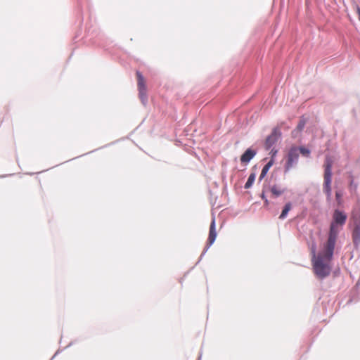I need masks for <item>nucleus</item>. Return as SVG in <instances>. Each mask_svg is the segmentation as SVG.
Wrapping results in <instances>:
<instances>
[{
    "mask_svg": "<svg viewBox=\"0 0 360 360\" xmlns=\"http://www.w3.org/2000/svg\"><path fill=\"white\" fill-rule=\"evenodd\" d=\"M347 219V214L342 210L335 209L332 215V221L330 224L328 238L324 248V257L332 259L336 240L340 230L342 229Z\"/></svg>",
    "mask_w": 360,
    "mask_h": 360,
    "instance_id": "obj_1",
    "label": "nucleus"
},
{
    "mask_svg": "<svg viewBox=\"0 0 360 360\" xmlns=\"http://www.w3.org/2000/svg\"><path fill=\"white\" fill-rule=\"evenodd\" d=\"M313 257H312V263H313V269L314 274L319 279H323L328 276L330 273V267L328 264L323 262V259L327 261H330V259H328L324 257V250L323 251L322 255H316L315 248H313L311 250Z\"/></svg>",
    "mask_w": 360,
    "mask_h": 360,
    "instance_id": "obj_2",
    "label": "nucleus"
},
{
    "mask_svg": "<svg viewBox=\"0 0 360 360\" xmlns=\"http://www.w3.org/2000/svg\"><path fill=\"white\" fill-rule=\"evenodd\" d=\"M332 161L327 158L324 165L323 191L326 196L327 202H330L332 197Z\"/></svg>",
    "mask_w": 360,
    "mask_h": 360,
    "instance_id": "obj_3",
    "label": "nucleus"
},
{
    "mask_svg": "<svg viewBox=\"0 0 360 360\" xmlns=\"http://www.w3.org/2000/svg\"><path fill=\"white\" fill-rule=\"evenodd\" d=\"M299 153L297 148L292 147L288 153L287 161L284 167L285 173L289 172L291 168L297 165Z\"/></svg>",
    "mask_w": 360,
    "mask_h": 360,
    "instance_id": "obj_4",
    "label": "nucleus"
},
{
    "mask_svg": "<svg viewBox=\"0 0 360 360\" xmlns=\"http://www.w3.org/2000/svg\"><path fill=\"white\" fill-rule=\"evenodd\" d=\"M217 237V232H216V226H215V219L213 218L212 221L211 222L210 226V232H209V237L207 239V242L206 244V246L202 251V254L200 257V260L202 259V257L205 255L206 252L208 250V249L210 248V246L214 243Z\"/></svg>",
    "mask_w": 360,
    "mask_h": 360,
    "instance_id": "obj_5",
    "label": "nucleus"
},
{
    "mask_svg": "<svg viewBox=\"0 0 360 360\" xmlns=\"http://www.w3.org/2000/svg\"><path fill=\"white\" fill-rule=\"evenodd\" d=\"M137 78H138V87H139V98L141 101V103L143 105L147 103L148 99L146 96V89L143 82V77L141 72H137Z\"/></svg>",
    "mask_w": 360,
    "mask_h": 360,
    "instance_id": "obj_6",
    "label": "nucleus"
},
{
    "mask_svg": "<svg viewBox=\"0 0 360 360\" xmlns=\"http://www.w3.org/2000/svg\"><path fill=\"white\" fill-rule=\"evenodd\" d=\"M281 135V133L279 131V129H278L277 128H274L271 134L269 135L265 140V149L266 150H270L271 148L277 142Z\"/></svg>",
    "mask_w": 360,
    "mask_h": 360,
    "instance_id": "obj_7",
    "label": "nucleus"
},
{
    "mask_svg": "<svg viewBox=\"0 0 360 360\" xmlns=\"http://www.w3.org/2000/svg\"><path fill=\"white\" fill-rule=\"evenodd\" d=\"M257 154L256 150L252 148H248L240 156V162L242 163H248Z\"/></svg>",
    "mask_w": 360,
    "mask_h": 360,
    "instance_id": "obj_8",
    "label": "nucleus"
},
{
    "mask_svg": "<svg viewBox=\"0 0 360 360\" xmlns=\"http://www.w3.org/2000/svg\"><path fill=\"white\" fill-rule=\"evenodd\" d=\"M274 164V159H271L262 168L261 174L259 177V181H262L263 178L265 177L269 169Z\"/></svg>",
    "mask_w": 360,
    "mask_h": 360,
    "instance_id": "obj_9",
    "label": "nucleus"
},
{
    "mask_svg": "<svg viewBox=\"0 0 360 360\" xmlns=\"http://www.w3.org/2000/svg\"><path fill=\"white\" fill-rule=\"evenodd\" d=\"M359 186L358 182H356L354 180L352 176L350 177L349 184V191L352 195H356L357 193V188Z\"/></svg>",
    "mask_w": 360,
    "mask_h": 360,
    "instance_id": "obj_10",
    "label": "nucleus"
},
{
    "mask_svg": "<svg viewBox=\"0 0 360 360\" xmlns=\"http://www.w3.org/2000/svg\"><path fill=\"white\" fill-rule=\"evenodd\" d=\"M353 243L355 246H358L360 244V229L359 227H355L352 233Z\"/></svg>",
    "mask_w": 360,
    "mask_h": 360,
    "instance_id": "obj_11",
    "label": "nucleus"
},
{
    "mask_svg": "<svg viewBox=\"0 0 360 360\" xmlns=\"http://www.w3.org/2000/svg\"><path fill=\"white\" fill-rule=\"evenodd\" d=\"M270 191L274 198H278L285 191V188H281L276 185H274L271 187Z\"/></svg>",
    "mask_w": 360,
    "mask_h": 360,
    "instance_id": "obj_12",
    "label": "nucleus"
},
{
    "mask_svg": "<svg viewBox=\"0 0 360 360\" xmlns=\"http://www.w3.org/2000/svg\"><path fill=\"white\" fill-rule=\"evenodd\" d=\"M291 208H292V203L290 202H287L283 208L281 214L279 216V219H282V220L285 219L288 216L289 211L291 210Z\"/></svg>",
    "mask_w": 360,
    "mask_h": 360,
    "instance_id": "obj_13",
    "label": "nucleus"
},
{
    "mask_svg": "<svg viewBox=\"0 0 360 360\" xmlns=\"http://www.w3.org/2000/svg\"><path fill=\"white\" fill-rule=\"evenodd\" d=\"M255 177H256V174L255 173H251L250 174V176L244 186V188L245 189H248L252 186L253 183L255 181Z\"/></svg>",
    "mask_w": 360,
    "mask_h": 360,
    "instance_id": "obj_14",
    "label": "nucleus"
},
{
    "mask_svg": "<svg viewBox=\"0 0 360 360\" xmlns=\"http://www.w3.org/2000/svg\"><path fill=\"white\" fill-rule=\"evenodd\" d=\"M306 124V119L304 117H302L298 122V124L296 128L298 129V130L302 131L304 128V126Z\"/></svg>",
    "mask_w": 360,
    "mask_h": 360,
    "instance_id": "obj_15",
    "label": "nucleus"
},
{
    "mask_svg": "<svg viewBox=\"0 0 360 360\" xmlns=\"http://www.w3.org/2000/svg\"><path fill=\"white\" fill-rule=\"evenodd\" d=\"M342 193L340 191H337L335 193V199H336L337 204L338 206H341L342 205Z\"/></svg>",
    "mask_w": 360,
    "mask_h": 360,
    "instance_id": "obj_16",
    "label": "nucleus"
},
{
    "mask_svg": "<svg viewBox=\"0 0 360 360\" xmlns=\"http://www.w3.org/2000/svg\"><path fill=\"white\" fill-rule=\"evenodd\" d=\"M297 149H298V151H300V153L304 156L308 157L310 154V150L305 147H300V148H297Z\"/></svg>",
    "mask_w": 360,
    "mask_h": 360,
    "instance_id": "obj_17",
    "label": "nucleus"
},
{
    "mask_svg": "<svg viewBox=\"0 0 360 360\" xmlns=\"http://www.w3.org/2000/svg\"><path fill=\"white\" fill-rule=\"evenodd\" d=\"M301 131H302L301 130H298L297 128L295 129L294 130L292 131V133H291L292 134V136L293 138H297L299 136V134H300V133Z\"/></svg>",
    "mask_w": 360,
    "mask_h": 360,
    "instance_id": "obj_18",
    "label": "nucleus"
},
{
    "mask_svg": "<svg viewBox=\"0 0 360 360\" xmlns=\"http://www.w3.org/2000/svg\"><path fill=\"white\" fill-rule=\"evenodd\" d=\"M261 198L262 200H264V204L266 205H267L269 204V200L268 199L266 198L265 195H264V193H262V195H261Z\"/></svg>",
    "mask_w": 360,
    "mask_h": 360,
    "instance_id": "obj_19",
    "label": "nucleus"
},
{
    "mask_svg": "<svg viewBox=\"0 0 360 360\" xmlns=\"http://www.w3.org/2000/svg\"><path fill=\"white\" fill-rule=\"evenodd\" d=\"M270 153H271V156H272V157H271V159H273L274 156H275V155H276V153H277V150H275L274 148H273V149H271V152H270Z\"/></svg>",
    "mask_w": 360,
    "mask_h": 360,
    "instance_id": "obj_20",
    "label": "nucleus"
},
{
    "mask_svg": "<svg viewBox=\"0 0 360 360\" xmlns=\"http://www.w3.org/2000/svg\"><path fill=\"white\" fill-rule=\"evenodd\" d=\"M356 13L358 14V18L360 20V7L359 6L356 7Z\"/></svg>",
    "mask_w": 360,
    "mask_h": 360,
    "instance_id": "obj_21",
    "label": "nucleus"
},
{
    "mask_svg": "<svg viewBox=\"0 0 360 360\" xmlns=\"http://www.w3.org/2000/svg\"><path fill=\"white\" fill-rule=\"evenodd\" d=\"M57 354H58V352H57L56 353H55V354H54V356L52 357V359H53L56 355H57Z\"/></svg>",
    "mask_w": 360,
    "mask_h": 360,
    "instance_id": "obj_22",
    "label": "nucleus"
}]
</instances>
